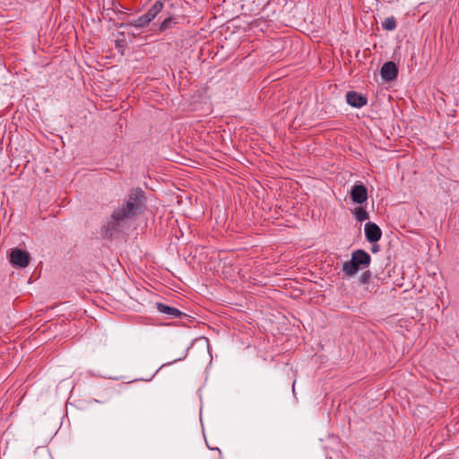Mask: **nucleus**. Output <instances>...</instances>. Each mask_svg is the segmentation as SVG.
<instances>
[{
    "label": "nucleus",
    "instance_id": "1",
    "mask_svg": "<svg viewBox=\"0 0 459 459\" xmlns=\"http://www.w3.org/2000/svg\"><path fill=\"white\" fill-rule=\"evenodd\" d=\"M145 204L146 197L140 187L129 190L123 204L113 211L104 226L106 236L113 238L126 230L129 227V221L143 212Z\"/></svg>",
    "mask_w": 459,
    "mask_h": 459
},
{
    "label": "nucleus",
    "instance_id": "2",
    "mask_svg": "<svg viewBox=\"0 0 459 459\" xmlns=\"http://www.w3.org/2000/svg\"><path fill=\"white\" fill-rule=\"evenodd\" d=\"M371 262V256L363 249H357L351 253V258L342 265V272L346 276H354L359 270L367 268Z\"/></svg>",
    "mask_w": 459,
    "mask_h": 459
},
{
    "label": "nucleus",
    "instance_id": "3",
    "mask_svg": "<svg viewBox=\"0 0 459 459\" xmlns=\"http://www.w3.org/2000/svg\"><path fill=\"white\" fill-rule=\"evenodd\" d=\"M30 260V254L25 250L13 248L10 253V262L14 266L25 268L29 265Z\"/></svg>",
    "mask_w": 459,
    "mask_h": 459
},
{
    "label": "nucleus",
    "instance_id": "4",
    "mask_svg": "<svg viewBox=\"0 0 459 459\" xmlns=\"http://www.w3.org/2000/svg\"><path fill=\"white\" fill-rule=\"evenodd\" d=\"M350 194L351 200L358 204H362L368 199V189L361 182H356Z\"/></svg>",
    "mask_w": 459,
    "mask_h": 459
},
{
    "label": "nucleus",
    "instance_id": "5",
    "mask_svg": "<svg viewBox=\"0 0 459 459\" xmlns=\"http://www.w3.org/2000/svg\"><path fill=\"white\" fill-rule=\"evenodd\" d=\"M380 74L383 80H385V82H392L398 75V68L394 62L389 61L383 65V66L381 67Z\"/></svg>",
    "mask_w": 459,
    "mask_h": 459
},
{
    "label": "nucleus",
    "instance_id": "6",
    "mask_svg": "<svg viewBox=\"0 0 459 459\" xmlns=\"http://www.w3.org/2000/svg\"><path fill=\"white\" fill-rule=\"evenodd\" d=\"M365 236L368 242L375 243L382 237L381 229L374 222H367L365 225Z\"/></svg>",
    "mask_w": 459,
    "mask_h": 459
},
{
    "label": "nucleus",
    "instance_id": "7",
    "mask_svg": "<svg viewBox=\"0 0 459 459\" xmlns=\"http://www.w3.org/2000/svg\"><path fill=\"white\" fill-rule=\"evenodd\" d=\"M346 101L351 107L359 108L367 105L368 100L362 94L351 91L346 93Z\"/></svg>",
    "mask_w": 459,
    "mask_h": 459
},
{
    "label": "nucleus",
    "instance_id": "8",
    "mask_svg": "<svg viewBox=\"0 0 459 459\" xmlns=\"http://www.w3.org/2000/svg\"><path fill=\"white\" fill-rule=\"evenodd\" d=\"M156 307L160 313L167 315L169 318H180L184 315L179 309L160 302L156 303Z\"/></svg>",
    "mask_w": 459,
    "mask_h": 459
},
{
    "label": "nucleus",
    "instance_id": "9",
    "mask_svg": "<svg viewBox=\"0 0 459 459\" xmlns=\"http://www.w3.org/2000/svg\"><path fill=\"white\" fill-rule=\"evenodd\" d=\"M163 6H164L163 2L160 0H158L153 4V5L148 10V12L145 14L151 21H153L155 19V17L160 13Z\"/></svg>",
    "mask_w": 459,
    "mask_h": 459
},
{
    "label": "nucleus",
    "instance_id": "10",
    "mask_svg": "<svg viewBox=\"0 0 459 459\" xmlns=\"http://www.w3.org/2000/svg\"><path fill=\"white\" fill-rule=\"evenodd\" d=\"M152 21L144 13L138 18L130 22V24L135 28H143L147 26Z\"/></svg>",
    "mask_w": 459,
    "mask_h": 459
},
{
    "label": "nucleus",
    "instance_id": "11",
    "mask_svg": "<svg viewBox=\"0 0 459 459\" xmlns=\"http://www.w3.org/2000/svg\"><path fill=\"white\" fill-rule=\"evenodd\" d=\"M353 214L359 221H364L368 219V212L366 211L365 208H363L361 206L357 207L354 210Z\"/></svg>",
    "mask_w": 459,
    "mask_h": 459
},
{
    "label": "nucleus",
    "instance_id": "12",
    "mask_svg": "<svg viewBox=\"0 0 459 459\" xmlns=\"http://www.w3.org/2000/svg\"><path fill=\"white\" fill-rule=\"evenodd\" d=\"M382 26L386 30H394L396 28V20L394 16L387 17L382 22Z\"/></svg>",
    "mask_w": 459,
    "mask_h": 459
},
{
    "label": "nucleus",
    "instance_id": "13",
    "mask_svg": "<svg viewBox=\"0 0 459 459\" xmlns=\"http://www.w3.org/2000/svg\"><path fill=\"white\" fill-rule=\"evenodd\" d=\"M175 21L172 17L166 18L160 25V30L164 31L171 28L175 24Z\"/></svg>",
    "mask_w": 459,
    "mask_h": 459
},
{
    "label": "nucleus",
    "instance_id": "14",
    "mask_svg": "<svg viewBox=\"0 0 459 459\" xmlns=\"http://www.w3.org/2000/svg\"><path fill=\"white\" fill-rule=\"evenodd\" d=\"M371 278V273L370 271L367 270L363 272V273L359 277V282L360 284H367L368 283L369 280Z\"/></svg>",
    "mask_w": 459,
    "mask_h": 459
},
{
    "label": "nucleus",
    "instance_id": "15",
    "mask_svg": "<svg viewBox=\"0 0 459 459\" xmlns=\"http://www.w3.org/2000/svg\"><path fill=\"white\" fill-rule=\"evenodd\" d=\"M181 359H182V358L175 359L172 362H169V363L164 364L162 367H165V366H168V365H171L172 363L177 362V361H179V360H181Z\"/></svg>",
    "mask_w": 459,
    "mask_h": 459
},
{
    "label": "nucleus",
    "instance_id": "16",
    "mask_svg": "<svg viewBox=\"0 0 459 459\" xmlns=\"http://www.w3.org/2000/svg\"><path fill=\"white\" fill-rule=\"evenodd\" d=\"M377 250V247H373V249H372V251H373V252H376Z\"/></svg>",
    "mask_w": 459,
    "mask_h": 459
}]
</instances>
